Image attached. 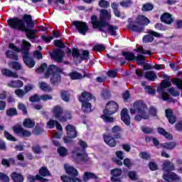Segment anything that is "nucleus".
I'll list each match as a JSON object with an SVG mask.
<instances>
[{"label": "nucleus", "instance_id": "nucleus-64", "mask_svg": "<svg viewBox=\"0 0 182 182\" xmlns=\"http://www.w3.org/2000/svg\"><path fill=\"white\" fill-rule=\"evenodd\" d=\"M80 58L81 60H89V51L83 50L82 53L80 55Z\"/></svg>", "mask_w": 182, "mask_h": 182}, {"label": "nucleus", "instance_id": "nucleus-32", "mask_svg": "<svg viewBox=\"0 0 182 182\" xmlns=\"http://www.w3.org/2000/svg\"><path fill=\"white\" fill-rule=\"evenodd\" d=\"M28 180H29L30 182H33L36 180H37V181H40V182H48V181H49V179H48L46 178L41 177V176H39V174L36 175V176L30 175L28 176Z\"/></svg>", "mask_w": 182, "mask_h": 182}, {"label": "nucleus", "instance_id": "nucleus-14", "mask_svg": "<svg viewBox=\"0 0 182 182\" xmlns=\"http://www.w3.org/2000/svg\"><path fill=\"white\" fill-rule=\"evenodd\" d=\"M105 143L109 146V147H116L117 146V140L114 138V135L112 136L110 134H104L102 135Z\"/></svg>", "mask_w": 182, "mask_h": 182}, {"label": "nucleus", "instance_id": "nucleus-53", "mask_svg": "<svg viewBox=\"0 0 182 182\" xmlns=\"http://www.w3.org/2000/svg\"><path fill=\"white\" fill-rule=\"evenodd\" d=\"M146 93H148V95H150L151 96H154L156 95V90H154V88H153V86L151 85H146L144 87Z\"/></svg>", "mask_w": 182, "mask_h": 182}, {"label": "nucleus", "instance_id": "nucleus-8", "mask_svg": "<svg viewBox=\"0 0 182 182\" xmlns=\"http://www.w3.org/2000/svg\"><path fill=\"white\" fill-rule=\"evenodd\" d=\"M133 107L137 109L138 115L134 117V120L136 122H141V119H144V120H149L150 117L147 114V112H146V110H147V105L144 104L143 101H136L133 105Z\"/></svg>", "mask_w": 182, "mask_h": 182}, {"label": "nucleus", "instance_id": "nucleus-7", "mask_svg": "<svg viewBox=\"0 0 182 182\" xmlns=\"http://www.w3.org/2000/svg\"><path fill=\"white\" fill-rule=\"evenodd\" d=\"M64 168L65 173L70 176L63 175L60 177L61 181L63 182H82V179L77 178L79 175V171H77V169L75 168L73 166H67L66 164L64 166Z\"/></svg>", "mask_w": 182, "mask_h": 182}, {"label": "nucleus", "instance_id": "nucleus-9", "mask_svg": "<svg viewBox=\"0 0 182 182\" xmlns=\"http://www.w3.org/2000/svg\"><path fill=\"white\" fill-rule=\"evenodd\" d=\"M67 132V136L63 137V141L65 144H75V142L72 139H76L77 137V131L76 127L72 124H68L65 127Z\"/></svg>", "mask_w": 182, "mask_h": 182}, {"label": "nucleus", "instance_id": "nucleus-2", "mask_svg": "<svg viewBox=\"0 0 182 182\" xmlns=\"http://www.w3.org/2000/svg\"><path fill=\"white\" fill-rule=\"evenodd\" d=\"M112 19V15L107 9H102L100 11V20L97 16H91V24L92 25L93 29H98L100 32H103L104 33H107L106 30L103 29L106 28V26L109 25V22L106 21H110Z\"/></svg>", "mask_w": 182, "mask_h": 182}, {"label": "nucleus", "instance_id": "nucleus-36", "mask_svg": "<svg viewBox=\"0 0 182 182\" xmlns=\"http://www.w3.org/2000/svg\"><path fill=\"white\" fill-rule=\"evenodd\" d=\"M6 56L8 59H12L13 60H18L19 59V55H18V53L9 50L6 51Z\"/></svg>", "mask_w": 182, "mask_h": 182}, {"label": "nucleus", "instance_id": "nucleus-29", "mask_svg": "<svg viewBox=\"0 0 182 182\" xmlns=\"http://www.w3.org/2000/svg\"><path fill=\"white\" fill-rule=\"evenodd\" d=\"M177 146V142L170 141L160 144V146L165 150H173L174 148Z\"/></svg>", "mask_w": 182, "mask_h": 182}, {"label": "nucleus", "instance_id": "nucleus-33", "mask_svg": "<svg viewBox=\"0 0 182 182\" xmlns=\"http://www.w3.org/2000/svg\"><path fill=\"white\" fill-rule=\"evenodd\" d=\"M164 170H166L167 172L168 171H174L176 167L174 166V164L171 163L170 161H166L163 164Z\"/></svg>", "mask_w": 182, "mask_h": 182}, {"label": "nucleus", "instance_id": "nucleus-45", "mask_svg": "<svg viewBox=\"0 0 182 182\" xmlns=\"http://www.w3.org/2000/svg\"><path fill=\"white\" fill-rule=\"evenodd\" d=\"M60 96L61 99L64 102H69L70 100V94H69V92L65 91V90H61L60 92Z\"/></svg>", "mask_w": 182, "mask_h": 182}, {"label": "nucleus", "instance_id": "nucleus-28", "mask_svg": "<svg viewBox=\"0 0 182 182\" xmlns=\"http://www.w3.org/2000/svg\"><path fill=\"white\" fill-rule=\"evenodd\" d=\"M106 32L109 33L111 36H117V32L116 31H117V29H119V27H117V26H113L111 25L110 23H108V24L106 26Z\"/></svg>", "mask_w": 182, "mask_h": 182}, {"label": "nucleus", "instance_id": "nucleus-17", "mask_svg": "<svg viewBox=\"0 0 182 182\" xmlns=\"http://www.w3.org/2000/svg\"><path fill=\"white\" fill-rule=\"evenodd\" d=\"M164 180L166 181H180L181 178L178 176L176 173L171 172V171H168L165 173L163 176Z\"/></svg>", "mask_w": 182, "mask_h": 182}, {"label": "nucleus", "instance_id": "nucleus-37", "mask_svg": "<svg viewBox=\"0 0 182 182\" xmlns=\"http://www.w3.org/2000/svg\"><path fill=\"white\" fill-rule=\"evenodd\" d=\"M82 178L84 181H88V180H90V179H97L98 178V177L94 173L86 171L85 172Z\"/></svg>", "mask_w": 182, "mask_h": 182}, {"label": "nucleus", "instance_id": "nucleus-41", "mask_svg": "<svg viewBox=\"0 0 182 182\" xmlns=\"http://www.w3.org/2000/svg\"><path fill=\"white\" fill-rule=\"evenodd\" d=\"M43 132H45V130H43V128L37 124V125H36V127L33 129L32 133L35 136H41V134H43Z\"/></svg>", "mask_w": 182, "mask_h": 182}, {"label": "nucleus", "instance_id": "nucleus-38", "mask_svg": "<svg viewBox=\"0 0 182 182\" xmlns=\"http://www.w3.org/2000/svg\"><path fill=\"white\" fill-rule=\"evenodd\" d=\"M145 77L151 82H154L157 79V75L154 71H146L145 73Z\"/></svg>", "mask_w": 182, "mask_h": 182}, {"label": "nucleus", "instance_id": "nucleus-61", "mask_svg": "<svg viewBox=\"0 0 182 182\" xmlns=\"http://www.w3.org/2000/svg\"><path fill=\"white\" fill-rule=\"evenodd\" d=\"M18 110H21L23 114L26 115L28 114V109L26 108V105L23 103H18Z\"/></svg>", "mask_w": 182, "mask_h": 182}, {"label": "nucleus", "instance_id": "nucleus-10", "mask_svg": "<svg viewBox=\"0 0 182 182\" xmlns=\"http://www.w3.org/2000/svg\"><path fill=\"white\" fill-rule=\"evenodd\" d=\"M122 55L125 58V60L128 62H133V60L136 61V64L140 66V65H144L146 60V57L141 54H137V56L134 55V53L129 51H123Z\"/></svg>", "mask_w": 182, "mask_h": 182}, {"label": "nucleus", "instance_id": "nucleus-21", "mask_svg": "<svg viewBox=\"0 0 182 182\" xmlns=\"http://www.w3.org/2000/svg\"><path fill=\"white\" fill-rule=\"evenodd\" d=\"M122 132H123V129H122L121 127L119 125L114 126L111 129V133L113 134L114 139H116L117 140H121Z\"/></svg>", "mask_w": 182, "mask_h": 182}, {"label": "nucleus", "instance_id": "nucleus-44", "mask_svg": "<svg viewBox=\"0 0 182 182\" xmlns=\"http://www.w3.org/2000/svg\"><path fill=\"white\" fill-rule=\"evenodd\" d=\"M57 151L60 157H66L68 156V149L65 146H59Z\"/></svg>", "mask_w": 182, "mask_h": 182}, {"label": "nucleus", "instance_id": "nucleus-55", "mask_svg": "<svg viewBox=\"0 0 182 182\" xmlns=\"http://www.w3.org/2000/svg\"><path fill=\"white\" fill-rule=\"evenodd\" d=\"M4 137L6 138V140H9V141H18V139L15 138V136H13L12 134L8 132V131H4Z\"/></svg>", "mask_w": 182, "mask_h": 182}, {"label": "nucleus", "instance_id": "nucleus-24", "mask_svg": "<svg viewBox=\"0 0 182 182\" xmlns=\"http://www.w3.org/2000/svg\"><path fill=\"white\" fill-rule=\"evenodd\" d=\"M69 76L71 80H80V79H83L86 77V76H89V74L85 73L84 75L80 73H77V71H73L69 74Z\"/></svg>", "mask_w": 182, "mask_h": 182}, {"label": "nucleus", "instance_id": "nucleus-31", "mask_svg": "<svg viewBox=\"0 0 182 182\" xmlns=\"http://www.w3.org/2000/svg\"><path fill=\"white\" fill-rule=\"evenodd\" d=\"M157 132L159 134H161V136H164L167 140H171L173 139V134L167 132L164 128L158 127Z\"/></svg>", "mask_w": 182, "mask_h": 182}, {"label": "nucleus", "instance_id": "nucleus-46", "mask_svg": "<svg viewBox=\"0 0 182 182\" xmlns=\"http://www.w3.org/2000/svg\"><path fill=\"white\" fill-rule=\"evenodd\" d=\"M154 6L151 3H146L143 4L141 11L142 12H149V11H153Z\"/></svg>", "mask_w": 182, "mask_h": 182}, {"label": "nucleus", "instance_id": "nucleus-58", "mask_svg": "<svg viewBox=\"0 0 182 182\" xmlns=\"http://www.w3.org/2000/svg\"><path fill=\"white\" fill-rule=\"evenodd\" d=\"M106 47L104 44H96L93 46L92 50H95V52H100L101 50H105Z\"/></svg>", "mask_w": 182, "mask_h": 182}, {"label": "nucleus", "instance_id": "nucleus-12", "mask_svg": "<svg viewBox=\"0 0 182 182\" xmlns=\"http://www.w3.org/2000/svg\"><path fill=\"white\" fill-rule=\"evenodd\" d=\"M12 130L14 133L19 137H31V135L32 134L31 131L23 129L22 126L19 124L12 127Z\"/></svg>", "mask_w": 182, "mask_h": 182}, {"label": "nucleus", "instance_id": "nucleus-27", "mask_svg": "<svg viewBox=\"0 0 182 182\" xmlns=\"http://www.w3.org/2000/svg\"><path fill=\"white\" fill-rule=\"evenodd\" d=\"M7 86L13 89H19L20 87H23V82L21 80H11L7 84Z\"/></svg>", "mask_w": 182, "mask_h": 182}, {"label": "nucleus", "instance_id": "nucleus-6", "mask_svg": "<svg viewBox=\"0 0 182 182\" xmlns=\"http://www.w3.org/2000/svg\"><path fill=\"white\" fill-rule=\"evenodd\" d=\"M79 102L81 103V110L83 113H90L92 112V103L90 100L96 102V97L87 91L82 92L78 97Z\"/></svg>", "mask_w": 182, "mask_h": 182}, {"label": "nucleus", "instance_id": "nucleus-35", "mask_svg": "<svg viewBox=\"0 0 182 182\" xmlns=\"http://www.w3.org/2000/svg\"><path fill=\"white\" fill-rule=\"evenodd\" d=\"M23 126L27 129H33L35 127V121L31 120V118H26L23 120Z\"/></svg>", "mask_w": 182, "mask_h": 182}, {"label": "nucleus", "instance_id": "nucleus-40", "mask_svg": "<svg viewBox=\"0 0 182 182\" xmlns=\"http://www.w3.org/2000/svg\"><path fill=\"white\" fill-rule=\"evenodd\" d=\"M6 116L9 117H14V116H18V110L16 107H10L9 108L6 112Z\"/></svg>", "mask_w": 182, "mask_h": 182}, {"label": "nucleus", "instance_id": "nucleus-54", "mask_svg": "<svg viewBox=\"0 0 182 182\" xmlns=\"http://www.w3.org/2000/svg\"><path fill=\"white\" fill-rule=\"evenodd\" d=\"M30 46H31V43H29L28 41H24L23 43V46H22L23 55H25V52H26V50H27V53H29V48H30Z\"/></svg>", "mask_w": 182, "mask_h": 182}, {"label": "nucleus", "instance_id": "nucleus-34", "mask_svg": "<svg viewBox=\"0 0 182 182\" xmlns=\"http://www.w3.org/2000/svg\"><path fill=\"white\" fill-rule=\"evenodd\" d=\"M170 86H171V83H170V82L162 80L160 86L157 88L158 93L164 92V89H166V87H170Z\"/></svg>", "mask_w": 182, "mask_h": 182}, {"label": "nucleus", "instance_id": "nucleus-50", "mask_svg": "<svg viewBox=\"0 0 182 182\" xmlns=\"http://www.w3.org/2000/svg\"><path fill=\"white\" fill-rule=\"evenodd\" d=\"M173 85H175L178 89L182 90V79L179 77H176L172 81Z\"/></svg>", "mask_w": 182, "mask_h": 182}, {"label": "nucleus", "instance_id": "nucleus-42", "mask_svg": "<svg viewBox=\"0 0 182 182\" xmlns=\"http://www.w3.org/2000/svg\"><path fill=\"white\" fill-rule=\"evenodd\" d=\"M40 89L43 90V92H46V93L52 92V88L48 86L46 82H41L40 83Z\"/></svg>", "mask_w": 182, "mask_h": 182}, {"label": "nucleus", "instance_id": "nucleus-18", "mask_svg": "<svg viewBox=\"0 0 182 182\" xmlns=\"http://www.w3.org/2000/svg\"><path fill=\"white\" fill-rule=\"evenodd\" d=\"M120 116L121 120L123 121V123L125 124L126 126H130V124H132V122H130V115H129V110H127V108L122 109Z\"/></svg>", "mask_w": 182, "mask_h": 182}, {"label": "nucleus", "instance_id": "nucleus-23", "mask_svg": "<svg viewBox=\"0 0 182 182\" xmlns=\"http://www.w3.org/2000/svg\"><path fill=\"white\" fill-rule=\"evenodd\" d=\"M1 73L6 77H13L14 79H18L19 77L16 72H14L8 68L1 69Z\"/></svg>", "mask_w": 182, "mask_h": 182}, {"label": "nucleus", "instance_id": "nucleus-11", "mask_svg": "<svg viewBox=\"0 0 182 182\" xmlns=\"http://www.w3.org/2000/svg\"><path fill=\"white\" fill-rule=\"evenodd\" d=\"M72 25L76 28L81 35H86V32L89 31V26L85 21H75L72 23Z\"/></svg>", "mask_w": 182, "mask_h": 182}, {"label": "nucleus", "instance_id": "nucleus-59", "mask_svg": "<svg viewBox=\"0 0 182 182\" xmlns=\"http://www.w3.org/2000/svg\"><path fill=\"white\" fill-rule=\"evenodd\" d=\"M29 101L31 103H36L41 102V97L38 94H35L29 97Z\"/></svg>", "mask_w": 182, "mask_h": 182}, {"label": "nucleus", "instance_id": "nucleus-16", "mask_svg": "<svg viewBox=\"0 0 182 182\" xmlns=\"http://www.w3.org/2000/svg\"><path fill=\"white\" fill-rule=\"evenodd\" d=\"M23 60L25 65H26L27 67L30 68L31 69H32V68H34L35 65H36V62H35V60H33L32 57L29 56L28 50H26L24 54H23Z\"/></svg>", "mask_w": 182, "mask_h": 182}, {"label": "nucleus", "instance_id": "nucleus-1", "mask_svg": "<svg viewBox=\"0 0 182 182\" xmlns=\"http://www.w3.org/2000/svg\"><path fill=\"white\" fill-rule=\"evenodd\" d=\"M7 23L9 28L14 29V31H23L27 26L28 28H35V23L32 21V16L30 14H24L22 19L18 17H13L7 20ZM26 23V26H25Z\"/></svg>", "mask_w": 182, "mask_h": 182}, {"label": "nucleus", "instance_id": "nucleus-5", "mask_svg": "<svg viewBox=\"0 0 182 182\" xmlns=\"http://www.w3.org/2000/svg\"><path fill=\"white\" fill-rule=\"evenodd\" d=\"M117 112H119V104L114 101H109L103 110V114L100 117L105 123H113L114 118L110 116H113Z\"/></svg>", "mask_w": 182, "mask_h": 182}, {"label": "nucleus", "instance_id": "nucleus-3", "mask_svg": "<svg viewBox=\"0 0 182 182\" xmlns=\"http://www.w3.org/2000/svg\"><path fill=\"white\" fill-rule=\"evenodd\" d=\"M149 23L150 19L149 18L144 15H138L135 21L132 18L128 19L127 28L129 31H132V32L144 33V26H147Z\"/></svg>", "mask_w": 182, "mask_h": 182}, {"label": "nucleus", "instance_id": "nucleus-57", "mask_svg": "<svg viewBox=\"0 0 182 182\" xmlns=\"http://www.w3.org/2000/svg\"><path fill=\"white\" fill-rule=\"evenodd\" d=\"M128 177L130 178V180H132V181H137V180H139L137 174L134 172V171H129L128 172Z\"/></svg>", "mask_w": 182, "mask_h": 182}, {"label": "nucleus", "instance_id": "nucleus-52", "mask_svg": "<svg viewBox=\"0 0 182 182\" xmlns=\"http://www.w3.org/2000/svg\"><path fill=\"white\" fill-rule=\"evenodd\" d=\"M141 132L144 133L145 134H151L154 132V129L151 127L142 126L141 127Z\"/></svg>", "mask_w": 182, "mask_h": 182}, {"label": "nucleus", "instance_id": "nucleus-4", "mask_svg": "<svg viewBox=\"0 0 182 182\" xmlns=\"http://www.w3.org/2000/svg\"><path fill=\"white\" fill-rule=\"evenodd\" d=\"M65 75L63 68H60L55 65H50L46 71L45 77L48 79L51 75L50 79V84L53 86H59L62 82V75Z\"/></svg>", "mask_w": 182, "mask_h": 182}, {"label": "nucleus", "instance_id": "nucleus-48", "mask_svg": "<svg viewBox=\"0 0 182 182\" xmlns=\"http://www.w3.org/2000/svg\"><path fill=\"white\" fill-rule=\"evenodd\" d=\"M119 5L122 6V8H130L133 5V1L132 0H123L119 2Z\"/></svg>", "mask_w": 182, "mask_h": 182}, {"label": "nucleus", "instance_id": "nucleus-20", "mask_svg": "<svg viewBox=\"0 0 182 182\" xmlns=\"http://www.w3.org/2000/svg\"><path fill=\"white\" fill-rule=\"evenodd\" d=\"M165 116L166 119H168V122L170 124H174L176 123V120L177 118L174 115V112H173V109L168 108L165 110Z\"/></svg>", "mask_w": 182, "mask_h": 182}, {"label": "nucleus", "instance_id": "nucleus-13", "mask_svg": "<svg viewBox=\"0 0 182 182\" xmlns=\"http://www.w3.org/2000/svg\"><path fill=\"white\" fill-rule=\"evenodd\" d=\"M123 171L121 168H114L110 171L111 178L110 181L112 182H122V174Z\"/></svg>", "mask_w": 182, "mask_h": 182}, {"label": "nucleus", "instance_id": "nucleus-62", "mask_svg": "<svg viewBox=\"0 0 182 182\" xmlns=\"http://www.w3.org/2000/svg\"><path fill=\"white\" fill-rule=\"evenodd\" d=\"M99 6L104 8L105 9H107V8L110 6V3L106 0H100L99 1Z\"/></svg>", "mask_w": 182, "mask_h": 182}, {"label": "nucleus", "instance_id": "nucleus-30", "mask_svg": "<svg viewBox=\"0 0 182 182\" xmlns=\"http://www.w3.org/2000/svg\"><path fill=\"white\" fill-rule=\"evenodd\" d=\"M38 176L43 178V177H50L52 173H50V171L46 166H42L38 171Z\"/></svg>", "mask_w": 182, "mask_h": 182}, {"label": "nucleus", "instance_id": "nucleus-51", "mask_svg": "<svg viewBox=\"0 0 182 182\" xmlns=\"http://www.w3.org/2000/svg\"><path fill=\"white\" fill-rule=\"evenodd\" d=\"M135 50L138 53H141L142 55H149V56H151V55H153L150 50H146L143 48H137Z\"/></svg>", "mask_w": 182, "mask_h": 182}, {"label": "nucleus", "instance_id": "nucleus-26", "mask_svg": "<svg viewBox=\"0 0 182 182\" xmlns=\"http://www.w3.org/2000/svg\"><path fill=\"white\" fill-rule=\"evenodd\" d=\"M10 177L14 182H23L25 180V176L16 171L12 172Z\"/></svg>", "mask_w": 182, "mask_h": 182}, {"label": "nucleus", "instance_id": "nucleus-25", "mask_svg": "<svg viewBox=\"0 0 182 182\" xmlns=\"http://www.w3.org/2000/svg\"><path fill=\"white\" fill-rule=\"evenodd\" d=\"M161 21L166 23V25H171L173 23V17L171 14L169 13H164L163 15L161 16Z\"/></svg>", "mask_w": 182, "mask_h": 182}, {"label": "nucleus", "instance_id": "nucleus-47", "mask_svg": "<svg viewBox=\"0 0 182 182\" xmlns=\"http://www.w3.org/2000/svg\"><path fill=\"white\" fill-rule=\"evenodd\" d=\"M107 56L109 59H112V60L118 59V60H119V62L121 63V66H124V65H126V60H125L126 58H119V55L113 56V55H110L109 54H107Z\"/></svg>", "mask_w": 182, "mask_h": 182}, {"label": "nucleus", "instance_id": "nucleus-15", "mask_svg": "<svg viewBox=\"0 0 182 182\" xmlns=\"http://www.w3.org/2000/svg\"><path fill=\"white\" fill-rule=\"evenodd\" d=\"M50 56L51 59H54V60L58 62V63H62V62H63V56H65V51L58 48L53 51Z\"/></svg>", "mask_w": 182, "mask_h": 182}, {"label": "nucleus", "instance_id": "nucleus-60", "mask_svg": "<svg viewBox=\"0 0 182 182\" xmlns=\"http://www.w3.org/2000/svg\"><path fill=\"white\" fill-rule=\"evenodd\" d=\"M15 95H16L19 99H23V96H25V95H26V93L25 92V90H22V89H17L14 91Z\"/></svg>", "mask_w": 182, "mask_h": 182}, {"label": "nucleus", "instance_id": "nucleus-19", "mask_svg": "<svg viewBox=\"0 0 182 182\" xmlns=\"http://www.w3.org/2000/svg\"><path fill=\"white\" fill-rule=\"evenodd\" d=\"M23 31L26 32V36L28 39H36V36L35 34L38 33V30L26 26Z\"/></svg>", "mask_w": 182, "mask_h": 182}, {"label": "nucleus", "instance_id": "nucleus-56", "mask_svg": "<svg viewBox=\"0 0 182 182\" xmlns=\"http://www.w3.org/2000/svg\"><path fill=\"white\" fill-rule=\"evenodd\" d=\"M46 69H48V64L46 63H43L40 67L36 69V72L37 73H43L45 72Z\"/></svg>", "mask_w": 182, "mask_h": 182}, {"label": "nucleus", "instance_id": "nucleus-22", "mask_svg": "<svg viewBox=\"0 0 182 182\" xmlns=\"http://www.w3.org/2000/svg\"><path fill=\"white\" fill-rule=\"evenodd\" d=\"M53 113L55 119L60 122L62 119V114H63V108L60 105H56L53 108Z\"/></svg>", "mask_w": 182, "mask_h": 182}, {"label": "nucleus", "instance_id": "nucleus-43", "mask_svg": "<svg viewBox=\"0 0 182 182\" xmlns=\"http://www.w3.org/2000/svg\"><path fill=\"white\" fill-rule=\"evenodd\" d=\"M72 119V113L69 111L65 112V114L60 119L61 123H65L68 120Z\"/></svg>", "mask_w": 182, "mask_h": 182}, {"label": "nucleus", "instance_id": "nucleus-49", "mask_svg": "<svg viewBox=\"0 0 182 182\" xmlns=\"http://www.w3.org/2000/svg\"><path fill=\"white\" fill-rule=\"evenodd\" d=\"M166 92H168L171 96H173V97H178V96H180V92L176 90L174 87L168 88Z\"/></svg>", "mask_w": 182, "mask_h": 182}, {"label": "nucleus", "instance_id": "nucleus-39", "mask_svg": "<svg viewBox=\"0 0 182 182\" xmlns=\"http://www.w3.org/2000/svg\"><path fill=\"white\" fill-rule=\"evenodd\" d=\"M10 68L13 69V70H22V65L19 63L18 61H12L9 63Z\"/></svg>", "mask_w": 182, "mask_h": 182}, {"label": "nucleus", "instance_id": "nucleus-63", "mask_svg": "<svg viewBox=\"0 0 182 182\" xmlns=\"http://www.w3.org/2000/svg\"><path fill=\"white\" fill-rule=\"evenodd\" d=\"M0 181L2 182H10L11 178L5 173L0 172Z\"/></svg>", "mask_w": 182, "mask_h": 182}]
</instances>
